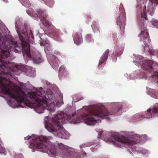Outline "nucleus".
Returning <instances> with one entry per match:
<instances>
[{"mask_svg":"<svg viewBox=\"0 0 158 158\" xmlns=\"http://www.w3.org/2000/svg\"><path fill=\"white\" fill-rule=\"evenodd\" d=\"M111 135L110 137H107L104 140L108 142H114L115 141L118 147H126L127 145L131 146L136 143L135 141H132L124 136L115 135L112 134Z\"/></svg>","mask_w":158,"mask_h":158,"instance_id":"0eeeda50","label":"nucleus"},{"mask_svg":"<svg viewBox=\"0 0 158 158\" xmlns=\"http://www.w3.org/2000/svg\"><path fill=\"white\" fill-rule=\"evenodd\" d=\"M87 112L81 114V119L87 124L89 125H95L97 121L94 116L107 118L110 115L106 109L104 107L100 108L96 106H91L87 109Z\"/></svg>","mask_w":158,"mask_h":158,"instance_id":"f03ea898","label":"nucleus"},{"mask_svg":"<svg viewBox=\"0 0 158 158\" xmlns=\"http://www.w3.org/2000/svg\"><path fill=\"white\" fill-rule=\"evenodd\" d=\"M91 149L92 152H95L97 151L98 150V148H91Z\"/></svg>","mask_w":158,"mask_h":158,"instance_id":"b1692460","label":"nucleus"},{"mask_svg":"<svg viewBox=\"0 0 158 158\" xmlns=\"http://www.w3.org/2000/svg\"><path fill=\"white\" fill-rule=\"evenodd\" d=\"M146 47H147V46H146V47H145V48H146Z\"/></svg>","mask_w":158,"mask_h":158,"instance_id":"72a5a7b5","label":"nucleus"},{"mask_svg":"<svg viewBox=\"0 0 158 158\" xmlns=\"http://www.w3.org/2000/svg\"><path fill=\"white\" fill-rule=\"evenodd\" d=\"M52 139L51 136H40L33 139L30 143L29 147L33 150L36 149L38 151L45 152L53 155H61L68 158H81V156L79 153L73 149H69L68 146L61 143H59L55 146L49 141Z\"/></svg>","mask_w":158,"mask_h":158,"instance_id":"f257e3e1","label":"nucleus"},{"mask_svg":"<svg viewBox=\"0 0 158 158\" xmlns=\"http://www.w3.org/2000/svg\"><path fill=\"white\" fill-rule=\"evenodd\" d=\"M16 68L21 72H23L27 76L31 77L32 75L31 73H33V71L24 66L23 65H18L17 66Z\"/></svg>","mask_w":158,"mask_h":158,"instance_id":"dca6fc26","label":"nucleus"},{"mask_svg":"<svg viewBox=\"0 0 158 158\" xmlns=\"http://www.w3.org/2000/svg\"><path fill=\"white\" fill-rule=\"evenodd\" d=\"M153 64V62L152 61L147 60L143 63L142 66L144 70H145L147 71L152 74L151 77H153L154 76L155 78L158 79V72L156 71H154L152 66ZM157 82H158V81Z\"/></svg>","mask_w":158,"mask_h":158,"instance_id":"f8f14e48","label":"nucleus"},{"mask_svg":"<svg viewBox=\"0 0 158 158\" xmlns=\"http://www.w3.org/2000/svg\"><path fill=\"white\" fill-rule=\"evenodd\" d=\"M45 42L46 43V44H48V45L49 46V47H47V50H50V45L48 44H49V41H45ZM44 46H45V51H46V49H47V47L46 46V44H45L44 45Z\"/></svg>","mask_w":158,"mask_h":158,"instance_id":"4be33fe9","label":"nucleus"},{"mask_svg":"<svg viewBox=\"0 0 158 158\" xmlns=\"http://www.w3.org/2000/svg\"><path fill=\"white\" fill-rule=\"evenodd\" d=\"M126 17L122 16L121 18L119 16L117 19L116 23L117 25L120 26L121 29H124L125 28L124 22L126 20Z\"/></svg>","mask_w":158,"mask_h":158,"instance_id":"f3484780","label":"nucleus"},{"mask_svg":"<svg viewBox=\"0 0 158 158\" xmlns=\"http://www.w3.org/2000/svg\"><path fill=\"white\" fill-rule=\"evenodd\" d=\"M154 97L155 98L158 99V91L157 93H155V94H154Z\"/></svg>","mask_w":158,"mask_h":158,"instance_id":"a878e982","label":"nucleus"},{"mask_svg":"<svg viewBox=\"0 0 158 158\" xmlns=\"http://www.w3.org/2000/svg\"><path fill=\"white\" fill-rule=\"evenodd\" d=\"M158 4V0H149L148 5L147 7L148 14L153 15L154 11V6Z\"/></svg>","mask_w":158,"mask_h":158,"instance_id":"4468645a","label":"nucleus"},{"mask_svg":"<svg viewBox=\"0 0 158 158\" xmlns=\"http://www.w3.org/2000/svg\"><path fill=\"white\" fill-rule=\"evenodd\" d=\"M85 38L86 41L88 43L93 41V39L92 37V35L91 34H87L85 36Z\"/></svg>","mask_w":158,"mask_h":158,"instance_id":"6ab92c4d","label":"nucleus"},{"mask_svg":"<svg viewBox=\"0 0 158 158\" xmlns=\"http://www.w3.org/2000/svg\"><path fill=\"white\" fill-rule=\"evenodd\" d=\"M80 155L81 156V158H83V157L87 156V154L85 152H82V154Z\"/></svg>","mask_w":158,"mask_h":158,"instance_id":"5701e85b","label":"nucleus"},{"mask_svg":"<svg viewBox=\"0 0 158 158\" xmlns=\"http://www.w3.org/2000/svg\"><path fill=\"white\" fill-rule=\"evenodd\" d=\"M29 96L33 103L36 105L38 109L41 108L42 110H44L47 108V109H49V106L55 104L54 101H51V102L49 103L48 99L45 96L39 95L35 92H30Z\"/></svg>","mask_w":158,"mask_h":158,"instance_id":"20e7f679","label":"nucleus"},{"mask_svg":"<svg viewBox=\"0 0 158 158\" xmlns=\"http://www.w3.org/2000/svg\"><path fill=\"white\" fill-rule=\"evenodd\" d=\"M82 32L81 31L79 32H76L73 35L74 41L77 45H80L83 42Z\"/></svg>","mask_w":158,"mask_h":158,"instance_id":"2eb2a0df","label":"nucleus"},{"mask_svg":"<svg viewBox=\"0 0 158 158\" xmlns=\"http://www.w3.org/2000/svg\"><path fill=\"white\" fill-rule=\"evenodd\" d=\"M43 113V112L41 111V112H39V113Z\"/></svg>","mask_w":158,"mask_h":158,"instance_id":"473e14b6","label":"nucleus"},{"mask_svg":"<svg viewBox=\"0 0 158 158\" xmlns=\"http://www.w3.org/2000/svg\"><path fill=\"white\" fill-rule=\"evenodd\" d=\"M140 29L141 32V33L138 35V36L143 40L145 46H149L151 40H150L148 32L146 27L144 26V24H142L140 25Z\"/></svg>","mask_w":158,"mask_h":158,"instance_id":"9b49d317","label":"nucleus"},{"mask_svg":"<svg viewBox=\"0 0 158 158\" xmlns=\"http://www.w3.org/2000/svg\"><path fill=\"white\" fill-rule=\"evenodd\" d=\"M75 113H73L72 114V116L73 117L74 116H75Z\"/></svg>","mask_w":158,"mask_h":158,"instance_id":"c85d7f7f","label":"nucleus"},{"mask_svg":"<svg viewBox=\"0 0 158 158\" xmlns=\"http://www.w3.org/2000/svg\"><path fill=\"white\" fill-rule=\"evenodd\" d=\"M83 98V97H82L79 100H81V99H84V98Z\"/></svg>","mask_w":158,"mask_h":158,"instance_id":"7c9ffc66","label":"nucleus"},{"mask_svg":"<svg viewBox=\"0 0 158 158\" xmlns=\"http://www.w3.org/2000/svg\"><path fill=\"white\" fill-rule=\"evenodd\" d=\"M14 51L16 53H19V52H21V51L24 52L31 59L34 63L39 64L42 61V57L40 54H38L33 56L31 55L30 53V45L28 44H26V47H25L22 46V48L20 49L19 50L15 48Z\"/></svg>","mask_w":158,"mask_h":158,"instance_id":"6e6552de","label":"nucleus"},{"mask_svg":"<svg viewBox=\"0 0 158 158\" xmlns=\"http://www.w3.org/2000/svg\"><path fill=\"white\" fill-rule=\"evenodd\" d=\"M31 138V136H29L24 138L25 140H28Z\"/></svg>","mask_w":158,"mask_h":158,"instance_id":"bb28decb","label":"nucleus"},{"mask_svg":"<svg viewBox=\"0 0 158 158\" xmlns=\"http://www.w3.org/2000/svg\"><path fill=\"white\" fill-rule=\"evenodd\" d=\"M146 47H147V46H146V47H145V48H146Z\"/></svg>","mask_w":158,"mask_h":158,"instance_id":"f704fd0d","label":"nucleus"},{"mask_svg":"<svg viewBox=\"0 0 158 158\" xmlns=\"http://www.w3.org/2000/svg\"><path fill=\"white\" fill-rule=\"evenodd\" d=\"M109 53V50H106L102 56L100 58L98 66L103 64L107 59Z\"/></svg>","mask_w":158,"mask_h":158,"instance_id":"a211bd4d","label":"nucleus"},{"mask_svg":"<svg viewBox=\"0 0 158 158\" xmlns=\"http://www.w3.org/2000/svg\"><path fill=\"white\" fill-rule=\"evenodd\" d=\"M49 109H50V111H52V109L51 108H50Z\"/></svg>","mask_w":158,"mask_h":158,"instance_id":"c756f323","label":"nucleus"},{"mask_svg":"<svg viewBox=\"0 0 158 158\" xmlns=\"http://www.w3.org/2000/svg\"><path fill=\"white\" fill-rule=\"evenodd\" d=\"M61 103L62 104H64L63 100V97L62 96H61Z\"/></svg>","mask_w":158,"mask_h":158,"instance_id":"cd10ccee","label":"nucleus"},{"mask_svg":"<svg viewBox=\"0 0 158 158\" xmlns=\"http://www.w3.org/2000/svg\"><path fill=\"white\" fill-rule=\"evenodd\" d=\"M93 25H92V28L93 30V31H94L95 33H100V31L98 27H93Z\"/></svg>","mask_w":158,"mask_h":158,"instance_id":"412c9836","label":"nucleus"},{"mask_svg":"<svg viewBox=\"0 0 158 158\" xmlns=\"http://www.w3.org/2000/svg\"><path fill=\"white\" fill-rule=\"evenodd\" d=\"M146 7L145 8V10H143V13L141 14V16L142 18H144L145 20H147V14L146 11Z\"/></svg>","mask_w":158,"mask_h":158,"instance_id":"aec40b11","label":"nucleus"},{"mask_svg":"<svg viewBox=\"0 0 158 158\" xmlns=\"http://www.w3.org/2000/svg\"><path fill=\"white\" fill-rule=\"evenodd\" d=\"M7 41L4 40L3 37L0 32V52L2 53L1 57L3 59L9 56L10 46L6 45Z\"/></svg>","mask_w":158,"mask_h":158,"instance_id":"9d476101","label":"nucleus"},{"mask_svg":"<svg viewBox=\"0 0 158 158\" xmlns=\"http://www.w3.org/2000/svg\"><path fill=\"white\" fill-rule=\"evenodd\" d=\"M37 14L38 17H39L43 24L47 28L49 33L52 34L54 36V39L57 41H60L58 31L46 19L47 15L45 12L39 10L37 11Z\"/></svg>","mask_w":158,"mask_h":158,"instance_id":"39448f33","label":"nucleus"},{"mask_svg":"<svg viewBox=\"0 0 158 158\" xmlns=\"http://www.w3.org/2000/svg\"><path fill=\"white\" fill-rule=\"evenodd\" d=\"M7 63H3L0 59V87L5 90L6 93L11 98V92L10 91V87L5 77L6 73L4 70L7 66Z\"/></svg>","mask_w":158,"mask_h":158,"instance_id":"423d86ee","label":"nucleus"},{"mask_svg":"<svg viewBox=\"0 0 158 158\" xmlns=\"http://www.w3.org/2000/svg\"><path fill=\"white\" fill-rule=\"evenodd\" d=\"M63 115L61 114H56L52 119V123L46 125V128L49 132H52L56 136L62 139H67L69 134L63 128L61 123L63 122Z\"/></svg>","mask_w":158,"mask_h":158,"instance_id":"7ed1b4c3","label":"nucleus"},{"mask_svg":"<svg viewBox=\"0 0 158 158\" xmlns=\"http://www.w3.org/2000/svg\"><path fill=\"white\" fill-rule=\"evenodd\" d=\"M142 78H145V79H147L148 77H147L146 74L145 73L143 75H142Z\"/></svg>","mask_w":158,"mask_h":158,"instance_id":"393cba45","label":"nucleus"},{"mask_svg":"<svg viewBox=\"0 0 158 158\" xmlns=\"http://www.w3.org/2000/svg\"><path fill=\"white\" fill-rule=\"evenodd\" d=\"M151 111L154 115H158V107H154L152 109H149L147 111H145L138 115L139 118H148L152 116Z\"/></svg>","mask_w":158,"mask_h":158,"instance_id":"ddd939ff","label":"nucleus"},{"mask_svg":"<svg viewBox=\"0 0 158 158\" xmlns=\"http://www.w3.org/2000/svg\"><path fill=\"white\" fill-rule=\"evenodd\" d=\"M18 33L20 40L22 42L21 47L20 49L22 48V46L26 47L27 43L29 44L26 41L30 38H34L33 33L31 30L29 31L28 32L26 29H23L21 30L20 32H18Z\"/></svg>","mask_w":158,"mask_h":158,"instance_id":"1a4fd4ad","label":"nucleus"},{"mask_svg":"<svg viewBox=\"0 0 158 158\" xmlns=\"http://www.w3.org/2000/svg\"><path fill=\"white\" fill-rule=\"evenodd\" d=\"M29 5H29V4H28V5L27 6L25 5V6H29Z\"/></svg>","mask_w":158,"mask_h":158,"instance_id":"2f4dec72","label":"nucleus"}]
</instances>
